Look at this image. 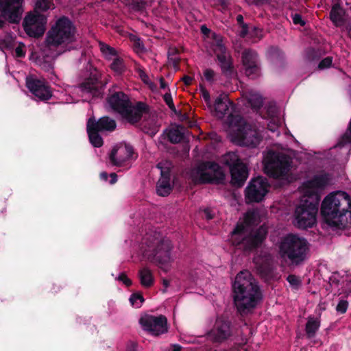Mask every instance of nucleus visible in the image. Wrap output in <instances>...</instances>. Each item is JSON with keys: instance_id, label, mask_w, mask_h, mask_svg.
<instances>
[{"instance_id": "obj_1", "label": "nucleus", "mask_w": 351, "mask_h": 351, "mask_svg": "<svg viewBox=\"0 0 351 351\" xmlns=\"http://www.w3.org/2000/svg\"><path fill=\"white\" fill-rule=\"evenodd\" d=\"M320 214L324 223L338 229L351 223V197L341 191L330 193L323 199Z\"/></svg>"}, {"instance_id": "obj_2", "label": "nucleus", "mask_w": 351, "mask_h": 351, "mask_svg": "<svg viewBox=\"0 0 351 351\" xmlns=\"http://www.w3.org/2000/svg\"><path fill=\"white\" fill-rule=\"evenodd\" d=\"M232 287L234 303L241 314L251 311L263 298L258 282L247 270L236 276Z\"/></svg>"}, {"instance_id": "obj_3", "label": "nucleus", "mask_w": 351, "mask_h": 351, "mask_svg": "<svg viewBox=\"0 0 351 351\" xmlns=\"http://www.w3.org/2000/svg\"><path fill=\"white\" fill-rule=\"evenodd\" d=\"M110 108L118 112L129 123H138L144 114L149 112V107L143 101L132 104L128 95L122 91L114 92L106 99Z\"/></svg>"}, {"instance_id": "obj_4", "label": "nucleus", "mask_w": 351, "mask_h": 351, "mask_svg": "<svg viewBox=\"0 0 351 351\" xmlns=\"http://www.w3.org/2000/svg\"><path fill=\"white\" fill-rule=\"evenodd\" d=\"M308 251L307 240L293 234H288L282 237L279 244L281 258L293 266L303 264L308 258Z\"/></svg>"}, {"instance_id": "obj_5", "label": "nucleus", "mask_w": 351, "mask_h": 351, "mask_svg": "<svg viewBox=\"0 0 351 351\" xmlns=\"http://www.w3.org/2000/svg\"><path fill=\"white\" fill-rule=\"evenodd\" d=\"M268 231L264 226L247 232V228L243 223H237L231 232L232 243L245 253H250L261 247L266 239Z\"/></svg>"}, {"instance_id": "obj_6", "label": "nucleus", "mask_w": 351, "mask_h": 351, "mask_svg": "<svg viewBox=\"0 0 351 351\" xmlns=\"http://www.w3.org/2000/svg\"><path fill=\"white\" fill-rule=\"evenodd\" d=\"M228 125L231 130L232 141L239 145L256 147L262 140L259 131L241 115L229 116Z\"/></svg>"}, {"instance_id": "obj_7", "label": "nucleus", "mask_w": 351, "mask_h": 351, "mask_svg": "<svg viewBox=\"0 0 351 351\" xmlns=\"http://www.w3.org/2000/svg\"><path fill=\"white\" fill-rule=\"evenodd\" d=\"M320 195L313 192L304 195L295 206L293 223L299 229L312 228L316 223V217L320 202Z\"/></svg>"}, {"instance_id": "obj_8", "label": "nucleus", "mask_w": 351, "mask_h": 351, "mask_svg": "<svg viewBox=\"0 0 351 351\" xmlns=\"http://www.w3.org/2000/svg\"><path fill=\"white\" fill-rule=\"evenodd\" d=\"M144 241L145 247L143 256L150 262L161 267L170 261L172 244L169 239L147 235Z\"/></svg>"}, {"instance_id": "obj_9", "label": "nucleus", "mask_w": 351, "mask_h": 351, "mask_svg": "<svg viewBox=\"0 0 351 351\" xmlns=\"http://www.w3.org/2000/svg\"><path fill=\"white\" fill-rule=\"evenodd\" d=\"M75 30L69 17L60 16L47 33L46 45L49 47H57L62 44L71 43L75 40Z\"/></svg>"}, {"instance_id": "obj_10", "label": "nucleus", "mask_w": 351, "mask_h": 351, "mask_svg": "<svg viewBox=\"0 0 351 351\" xmlns=\"http://www.w3.org/2000/svg\"><path fill=\"white\" fill-rule=\"evenodd\" d=\"M221 162L229 169L231 176V184L236 187H241L249 176L247 165L243 162L239 155L229 152L221 157Z\"/></svg>"}, {"instance_id": "obj_11", "label": "nucleus", "mask_w": 351, "mask_h": 351, "mask_svg": "<svg viewBox=\"0 0 351 351\" xmlns=\"http://www.w3.org/2000/svg\"><path fill=\"white\" fill-rule=\"evenodd\" d=\"M291 164V159L289 156L271 150L265 158V172L269 177L281 178L287 175Z\"/></svg>"}, {"instance_id": "obj_12", "label": "nucleus", "mask_w": 351, "mask_h": 351, "mask_svg": "<svg viewBox=\"0 0 351 351\" xmlns=\"http://www.w3.org/2000/svg\"><path fill=\"white\" fill-rule=\"evenodd\" d=\"M24 0H0V29H3L6 22L19 24L22 19Z\"/></svg>"}, {"instance_id": "obj_13", "label": "nucleus", "mask_w": 351, "mask_h": 351, "mask_svg": "<svg viewBox=\"0 0 351 351\" xmlns=\"http://www.w3.org/2000/svg\"><path fill=\"white\" fill-rule=\"evenodd\" d=\"M47 17L39 12L34 11L27 14L23 21L25 32L30 37L40 38L45 30Z\"/></svg>"}, {"instance_id": "obj_14", "label": "nucleus", "mask_w": 351, "mask_h": 351, "mask_svg": "<svg viewBox=\"0 0 351 351\" xmlns=\"http://www.w3.org/2000/svg\"><path fill=\"white\" fill-rule=\"evenodd\" d=\"M233 335V326L230 320L224 316H218L213 328L208 332V337L214 343H221Z\"/></svg>"}, {"instance_id": "obj_15", "label": "nucleus", "mask_w": 351, "mask_h": 351, "mask_svg": "<svg viewBox=\"0 0 351 351\" xmlns=\"http://www.w3.org/2000/svg\"><path fill=\"white\" fill-rule=\"evenodd\" d=\"M269 184L265 179L258 177L252 179L245 189V198L247 204L261 202L268 193Z\"/></svg>"}, {"instance_id": "obj_16", "label": "nucleus", "mask_w": 351, "mask_h": 351, "mask_svg": "<svg viewBox=\"0 0 351 351\" xmlns=\"http://www.w3.org/2000/svg\"><path fill=\"white\" fill-rule=\"evenodd\" d=\"M139 324L144 330L154 336H159L168 331L167 319L162 315L158 316L145 315L139 319Z\"/></svg>"}, {"instance_id": "obj_17", "label": "nucleus", "mask_w": 351, "mask_h": 351, "mask_svg": "<svg viewBox=\"0 0 351 351\" xmlns=\"http://www.w3.org/2000/svg\"><path fill=\"white\" fill-rule=\"evenodd\" d=\"M200 173V180L202 183L222 184L226 174L222 167L215 162L208 161L203 164Z\"/></svg>"}, {"instance_id": "obj_18", "label": "nucleus", "mask_w": 351, "mask_h": 351, "mask_svg": "<svg viewBox=\"0 0 351 351\" xmlns=\"http://www.w3.org/2000/svg\"><path fill=\"white\" fill-rule=\"evenodd\" d=\"M242 64L245 75L252 80L261 75V67L257 53L250 49H245L241 53Z\"/></svg>"}, {"instance_id": "obj_19", "label": "nucleus", "mask_w": 351, "mask_h": 351, "mask_svg": "<svg viewBox=\"0 0 351 351\" xmlns=\"http://www.w3.org/2000/svg\"><path fill=\"white\" fill-rule=\"evenodd\" d=\"M26 86L39 100L47 101L52 97L50 87L45 80L28 76L26 77Z\"/></svg>"}, {"instance_id": "obj_20", "label": "nucleus", "mask_w": 351, "mask_h": 351, "mask_svg": "<svg viewBox=\"0 0 351 351\" xmlns=\"http://www.w3.org/2000/svg\"><path fill=\"white\" fill-rule=\"evenodd\" d=\"M332 180V175L326 171H321L308 180L305 183L306 191L305 195L311 194L313 192L317 193L319 195V191L324 190L329 184H330Z\"/></svg>"}, {"instance_id": "obj_21", "label": "nucleus", "mask_w": 351, "mask_h": 351, "mask_svg": "<svg viewBox=\"0 0 351 351\" xmlns=\"http://www.w3.org/2000/svg\"><path fill=\"white\" fill-rule=\"evenodd\" d=\"M82 93H89L93 97H101L104 92V85L101 81L95 76H90L85 79L79 85Z\"/></svg>"}, {"instance_id": "obj_22", "label": "nucleus", "mask_w": 351, "mask_h": 351, "mask_svg": "<svg viewBox=\"0 0 351 351\" xmlns=\"http://www.w3.org/2000/svg\"><path fill=\"white\" fill-rule=\"evenodd\" d=\"M234 103L230 101L226 95H219L217 97L215 101V110L218 114L219 118H223L226 115H228L227 119L229 116L233 114L234 111ZM228 123V120H226Z\"/></svg>"}, {"instance_id": "obj_23", "label": "nucleus", "mask_w": 351, "mask_h": 351, "mask_svg": "<svg viewBox=\"0 0 351 351\" xmlns=\"http://www.w3.org/2000/svg\"><path fill=\"white\" fill-rule=\"evenodd\" d=\"M87 123L92 124V126L97 129L99 132H112L117 127L116 121L108 116L102 117L97 121H96L95 117H90L88 119Z\"/></svg>"}, {"instance_id": "obj_24", "label": "nucleus", "mask_w": 351, "mask_h": 351, "mask_svg": "<svg viewBox=\"0 0 351 351\" xmlns=\"http://www.w3.org/2000/svg\"><path fill=\"white\" fill-rule=\"evenodd\" d=\"M217 58L219 62V66L222 73L226 77H232L234 73V67L230 56L224 53H217Z\"/></svg>"}, {"instance_id": "obj_25", "label": "nucleus", "mask_w": 351, "mask_h": 351, "mask_svg": "<svg viewBox=\"0 0 351 351\" xmlns=\"http://www.w3.org/2000/svg\"><path fill=\"white\" fill-rule=\"evenodd\" d=\"M320 319L313 316H308L305 325V332L308 338H313L320 327Z\"/></svg>"}, {"instance_id": "obj_26", "label": "nucleus", "mask_w": 351, "mask_h": 351, "mask_svg": "<svg viewBox=\"0 0 351 351\" xmlns=\"http://www.w3.org/2000/svg\"><path fill=\"white\" fill-rule=\"evenodd\" d=\"M343 13L339 3L332 5L330 12V19L335 26H340L344 23Z\"/></svg>"}, {"instance_id": "obj_27", "label": "nucleus", "mask_w": 351, "mask_h": 351, "mask_svg": "<svg viewBox=\"0 0 351 351\" xmlns=\"http://www.w3.org/2000/svg\"><path fill=\"white\" fill-rule=\"evenodd\" d=\"M92 125V124H86V130L90 143L95 147H101L104 144L103 138L99 134V131Z\"/></svg>"}, {"instance_id": "obj_28", "label": "nucleus", "mask_w": 351, "mask_h": 351, "mask_svg": "<svg viewBox=\"0 0 351 351\" xmlns=\"http://www.w3.org/2000/svg\"><path fill=\"white\" fill-rule=\"evenodd\" d=\"M171 179L160 178L156 184V193L159 196L166 197L172 191Z\"/></svg>"}, {"instance_id": "obj_29", "label": "nucleus", "mask_w": 351, "mask_h": 351, "mask_svg": "<svg viewBox=\"0 0 351 351\" xmlns=\"http://www.w3.org/2000/svg\"><path fill=\"white\" fill-rule=\"evenodd\" d=\"M184 128L180 125L169 130L167 132V138L170 143L178 144L183 141L184 134L182 132Z\"/></svg>"}, {"instance_id": "obj_30", "label": "nucleus", "mask_w": 351, "mask_h": 351, "mask_svg": "<svg viewBox=\"0 0 351 351\" xmlns=\"http://www.w3.org/2000/svg\"><path fill=\"white\" fill-rule=\"evenodd\" d=\"M138 276L140 278L141 284L143 287L149 288L153 286L154 279L153 274L149 269L144 267L140 269L138 271Z\"/></svg>"}, {"instance_id": "obj_31", "label": "nucleus", "mask_w": 351, "mask_h": 351, "mask_svg": "<svg viewBox=\"0 0 351 351\" xmlns=\"http://www.w3.org/2000/svg\"><path fill=\"white\" fill-rule=\"evenodd\" d=\"M125 150L127 152L126 158H116V155H117V151H118L117 149L114 147L111 150L109 158H110V162H112V164L113 165L120 167L123 165V163L125 161V160L129 159L132 157V154L134 153L132 148L130 146H125Z\"/></svg>"}, {"instance_id": "obj_32", "label": "nucleus", "mask_w": 351, "mask_h": 351, "mask_svg": "<svg viewBox=\"0 0 351 351\" xmlns=\"http://www.w3.org/2000/svg\"><path fill=\"white\" fill-rule=\"evenodd\" d=\"M246 99L247 103L252 108L260 109L263 106V98L257 93L250 90L246 93Z\"/></svg>"}, {"instance_id": "obj_33", "label": "nucleus", "mask_w": 351, "mask_h": 351, "mask_svg": "<svg viewBox=\"0 0 351 351\" xmlns=\"http://www.w3.org/2000/svg\"><path fill=\"white\" fill-rule=\"evenodd\" d=\"M267 56L274 64H281L285 59V53L277 47H270L267 51Z\"/></svg>"}, {"instance_id": "obj_34", "label": "nucleus", "mask_w": 351, "mask_h": 351, "mask_svg": "<svg viewBox=\"0 0 351 351\" xmlns=\"http://www.w3.org/2000/svg\"><path fill=\"white\" fill-rule=\"evenodd\" d=\"M322 56V51L314 47H308L304 51V60L308 63L317 62Z\"/></svg>"}, {"instance_id": "obj_35", "label": "nucleus", "mask_w": 351, "mask_h": 351, "mask_svg": "<svg viewBox=\"0 0 351 351\" xmlns=\"http://www.w3.org/2000/svg\"><path fill=\"white\" fill-rule=\"evenodd\" d=\"M36 64L45 71L51 73L53 70V62L49 57L38 58Z\"/></svg>"}, {"instance_id": "obj_36", "label": "nucleus", "mask_w": 351, "mask_h": 351, "mask_svg": "<svg viewBox=\"0 0 351 351\" xmlns=\"http://www.w3.org/2000/svg\"><path fill=\"white\" fill-rule=\"evenodd\" d=\"M100 50L104 57L108 60H111L113 58L117 57V51L116 49L109 45H107L104 43H99Z\"/></svg>"}, {"instance_id": "obj_37", "label": "nucleus", "mask_w": 351, "mask_h": 351, "mask_svg": "<svg viewBox=\"0 0 351 351\" xmlns=\"http://www.w3.org/2000/svg\"><path fill=\"white\" fill-rule=\"evenodd\" d=\"M110 69L117 74H122L125 71L123 60L118 56L114 58L110 64Z\"/></svg>"}, {"instance_id": "obj_38", "label": "nucleus", "mask_w": 351, "mask_h": 351, "mask_svg": "<svg viewBox=\"0 0 351 351\" xmlns=\"http://www.w3.org/2000/svg\"><path fill=\"white\" fill-rule=\"evenodd\" d=\"M157 168L160 170V178L171 179V164L167 161L160 162L157 164Z\"/></svg>"}, {"instance_id": "obj_39", "label": "nucleus", "mask_w": 351, "mask_h": 351, "mask_svg": "<svg viewBox=\"0 0 351 351\" xmlns=\"http://www.w3.org/2000/svg\"><path fill=\"white\" fill-rule=\"evenodd\" d=\"M14 39L10 34H7L3 38L0 39V50H12L14 47Z\"/></svg>"}, {"instance_id": "obj_40", "label": "nucleus", "mask_w": 351, "mask_h": 351, "mask_svg": "<svg viewBox=\"0 0 351 351\" xmlns=\"http://www.w3.org/2000/svg\"><path fill=\"white\" fill-rule=\"evenodd\" d=\"M178 50L176 48L171 49L168 51V60L176 69H178L180 58L177 56Z\"/></svg>"}, {"instance_id": "obj_41", "label": "nucleus", "mask_w": 351, "mask_h": 351, "mask_svg": "<svg viewBox=\"0 0 351 351\" xmlns=\"http://www.w3.org/2000/svg\"><path fill=\"white\" fill-rule=\"evenodd\" d=\"M53 0H37L34 11L45 12L50 8Z\"/></svg>"}, {"instance_id": "obj_42", "label": "nucleus", "mask_w": 351, "mask_h": 351, "mask_svg": "<svg viewBox=\"0 0 351 351\" xmlns=\"http://www.w3.org/2000/svg\"><path fill=\"white\" fill-rule=\"evenodd\" d=\"M145 301L142 293L139 292L134 293L130 295V302L133 306L140 307Z\"/></svg>"}, {"instance_id": "obj_43", "label": "nucleus", "mask_w": 351, "mask_h": 351, "mask_svg": "<svg viewBox=\"0 0 351 351\" xmlns=\"http://www.w3.org/2000/svg\"><path fill=\"white\" fill-rule=\"evenodd\" d=\"M286 280L290 284V285L295 289H298L302 283L300 278L295 274H289L287 277Z\"/></svg>"}, {"instance_id": "obj_44", "label": "nucleus", "mask_w": 351, "mask_h": 351, "mask_svg": "<svg viewBox=\"0 0 351 351\" xmlns=\"http://www.w3.org/2000/svg\"><path fill=\"white\" fill-rule=\"evenodd\" d=\"M214 37L216 41V47L215 49V53L217 54L226 53V48L222 43L221 38L216 34L214 35Z\"/></svg>"}, {"instance_id": "obj_45", "label": "nucleus", "mask_w": 351, "mask_h": 351, "mask_svg": "<svg viewBox=\"0 0 351 351\" xmlns=\"http://www.w3.org/2000/svg\"><path fill=\"white\" fill-rule=\"evenodd\" d=\"M332 60L331 56H327L322 59L318 64L317 69L324 70L330 68L332 66Z\"/></svg>"}, {"instance_id": "obj_46", "label": "nucleus", "mask_w": 351, "mask_h": 351, "mask_svg": "<svg viewBox=\"0 0 351 351\" xmlns=\"http://www.w3.org/2000/svg\"><path fill=\"white\" fill-rule=\"evenodd\" d=\"M164 101L168 107L173 111L175 114H177V110L176 106L173 104L172 97L170 93H165L163 97Z\"/></svg>"}, {"instance_id": "obj_47", "label": "nucleus", "mask_w": 351, "mask_h": 351, "mask_svg": "<svg viewBox=\"0 0 351 351\" xmlns=\"http://www.w3.org/2000/svg\"><path fill=\"white\" fill-rule=\"evenodd\" d=\"M348 307V302L345 300H341L336 306V311L341 314H343L347 311Z\"/></svg>"}, {"instance_id": "obj_48", "label": "nucleus", "mask_w": 351, "mask_h": 351, "mask_svg": "<svg viewBox=\"0 0 351 351\" xmlns=\"http://www.w3.org/2000/svg\"><path fill=\"white\" fill-rule=\"evenodd\" d=\"M116 280L122 282L127 287L132 285V281L128 277L125 273H121Z\"/></svg>"}, {"instance_id": "obj_49", "label": "nucleus", "mask_w": 351, "mask_h": 351, "mask_svg": "<svg viewBox=\"0 0 351 351\" xmlns=\"http://www.w3.org/2000/svg\"><path fill=\"white\" fill-rule=\"evenodd\" d=\"M291 17L295 25H300L301 26L305 25V21L302 19L301 14L295 13L294 14H291Z\"/></svg>"}, {"instance_id": "obj_50", "label": "nucleus", "mask_w": 351, "mask_h": 351, "mask_svg": "<svg viewBox=\"0 0 351 351\" xmlns=\"http://www.w3.org/2000/svg\"><path fill=\"white\" fill-rule=\"evenodd\" d=\"M25 45L20 43L15 49L16 56L17 58H23L25 56V51L24 50Z\"/></svg>"}, {"instance_id": "obj_51", "label": "nucleus", "mask_w": 351, "mask_h": 351, "mask_svg": "<svg viewBox=\"0 0 351 351\" xmlns=\"http://www.w3.org/2000/svg\"><path fill=\"white\" fill-rule=\"evenodd\" d=\"M204 77L208 82L214 80L215 72L211 69H206L204 72Z\"/></svg>"}, {"instance_id": "obj_52", "label": "nucleus", "mask_w": 351, "mask_h": 351, "mask_svg": "<svg viewBox=\"0 0 351 351\" xmlns=\"http://www.w3.org/2000/svg\"><path fill=\"white\" fill-rule=\"evenodd\" d=\"M202 96L204 99L205 102L209 105L210 102V93L203 86H200Z\"/></svg>"}, {"instance_id": "obj_53", "label": "nucleus", "mask_w": 351, "mask_h": 351, "mask_svg": "<svg viewBox=\"0 0 351 351\" xmlns=\"http://www.w3.org/2000/svg\"><path fill=\"white\" fill-rule=\"evenodd\" d=\"M214 217L215 213L210 208H206L203 210V217L206 220H211L214 218Z\"/></svg>"}, {"instance_id": "obj_54", "label": "nucleus", "mask_w": 351, "mask_h": 351, "mask_svg": "<svg viewBox=\"0 0 351 351\" xmlns=\"http://www.w3.org/2000/svg\"><path fill=\"white\" fill-rule=\"evenodd\" d=\"M133 8L136 10L140 11L145 8V4L141 1H135L132 2Z\"/></svg>"}, {"instance_id": "obj_55", "label": "nucleus", "mask_w": 351, "mask_h": 351, "mask_svg": "<svg viewBox=\"0 0 351 351\" xmlns=\"http://www.w3.org/2000/svg\"><path fill=\"white\" fill-rule=\"evenodd\" d=\"M134 48L137 51H143L144 50V45L139 38L134 40Z\"/></svg>"}, {"instance_id": "obj_56", "label": "nucleus", "mask_w": 351, "mask_h": 351, "mask_svg": "<svg viewBox=\"0 0 351 351\" xmlns=\"http://www.w3.org/2000/svg\"><path fill=\"white\" fill-rule=\"evenodd\" d=\"M241 28L242 29L241 31L240 36L242 38H245L249 32V27L247 24L243 25V26H241Z\"/></svg>"}, {"instance_id": "obj_57", "label": "nucleus", "mask_w": 351, "mask_h": 351, "mask_svg": "<svg viewBox=\"0 0 351 351\" xmlns=\"http://www.w3.org/2000/svg\"><path fill=\"white\" fill-rule=\"evenodd\" d=\"M138 72V75H139V77H141V79L144 82H147V80H148V76L146 74V73L145 72V71L143 69H140Z\"/></svg>"}, {"instance_id": "obj_58", "label": "nucleus", "mask_w": 351, "mask_h": 351, "mask_svg": "<svg viewBox=\"0 0 351 351\" xmlns=\"http://www.w3.org/2000/svg\"><path fill=\"white\" fill-rule=\"evenodd\" d=\"M182 80L184 82L185 85L189 86L192 84V81L193 80V78L189 75H184V77L182 78Z\"/></svg>"}, {"instance_id": "obj_59", "label": "nucleus", "mask_w": 351, "mask_h": 351, "mask_svg": "<svg viewBox=\"0 0 351 351\" xmlns=\"http://www.w3.org/2000/svg\"><path fill=\"white\" fill-rule=\"evenodd\" d=\"M260 272L262 275L268 276L270 273V269L268 267H260Z\"/></svg>"}, {"instance_id": "obj_60", "label": "nucleus", "mask_w": 351, "mask_h": 351, "mask_svg": "<svg viewBox=\"0 0 351 351\" xmlns=\"http://www.w3.org/2000/svg\"><path fill=\"white\" fill-rule=\"evenodd\" d=\"M142 130L143 131V132L149 134L151 136H153L156 134V131H154V130L147 129L145 127H143L142 128Z\"/></svg>"}, {"instance_id": "obj_61", "label": "nucleus", "mask_w": 351, "mask_h": 351, "mask_svg": "<svg viewBox=\"0 0 351 351\" xmlns=\"http://www.w3.org/2000/svg\"><path fill=\"white\" fill-rule=\"evenodd\" d=\"M110 177L111 178L110 181V183L111 184H113L117 182V175L115 173H111L110 174Z\"/></svg>"}, {"instance_id": "obj_62", "label": "nucleus", "mask_w": 351, "mask_h": 351, "mask_svg": "<svg viewBox=\"0 0 351 351\" xmlns=\"http://www.w3.org/2000/svg\"><path fill=\"white\" fill-rule=\"evenodd\" d=\"M237 21L238 24L241 27L243 26V25L246 24V23H244L243 16L241 14L237 15Z\"/></svg>"}, {"instance_id": "obj_63", "label": "nucleus", "mask_w": 351, "mask_h": 351, "mask_svg": "<svg viewBox=\"0 0 351 351\" xmlns=\"http://www.w3.org/2000/svg\"><path fill=\"white\" fill-rule=\"evenodd\" d=\"M160 88L162 89H165L167 86V84L166 83L165 79L162 77L160 78Z\"/></svg>"}, {"instance_id": "obj_64", "label": "nucleus", "mask_w": 351, "mask_h": 351, "mask_svg": "<svg viewBox=\"0 0 351 351\" xmlns=\"http://www.w3.org/2000/svg\"><path fill=\"white\" fill-rule=\"evenodd\" d=\"M182 347L178 344H173L171 346V351H181Z\"/></svg>"}]
</instances>
